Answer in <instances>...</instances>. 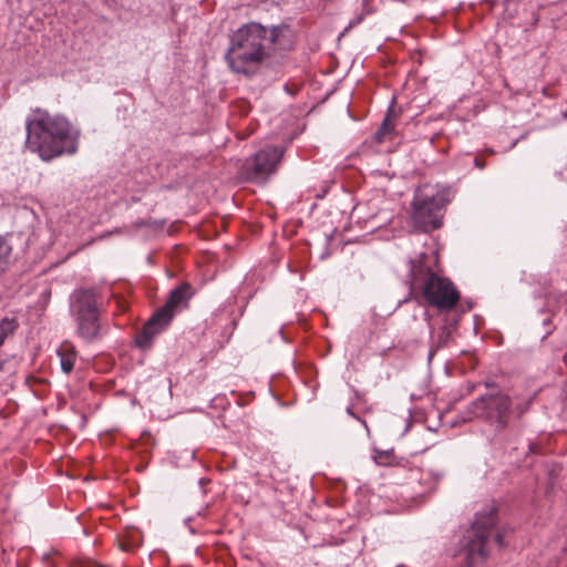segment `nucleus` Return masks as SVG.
Here are the masks:
<instances>
[{
  "instance_id": "obj_1",
  "label": "nucleus",
  "mask_w": 567,
  "mask_h": 567,
  "mask_svg": "<svg viewBox=\"0 0 567 567\" xmlns=\"http://www.w3.org/2000/svg\"><path fill=\"white\" fill-rule=\"evenodd\" d=\"M25 131V147L43 161L78 151L80 131L61 115L35 109L27 116Z\"/></svg>"
},
{
  "instance_id": "obj_2",
  "label": "nucleus",
  "mask_w": 567,
  "mask_h": 567,
  "mask_svg": "<svg viewBox=\"0 0 567 567\" xmlns=\"http://www.w3.org/2000/svg\"><path fill=\"white\" fill-rule=\"evenodd\" d=\"M282 28L250 22L236 30L230 37V45L225 59L236 73L248 74L251 70L272 55L277 49H286L282 43Z\"/></svg>"
},
{
  "instance_id": "obj_3",
  "label": "nucleus",
  "mask_w": 567,
  "mask_h": 567,
  "mask_svg": "<svg viewBox=\"0 0 567 567\" xmlns=\"http://www.w3.org/2000/svg\"><path fill=\"white\" fill-rule=\"evenodd\" d=\"M410 295L415 299L423 298L439 310H451L460 300L454 284L432 268L425 254L410 261Z\"/></svg>"
},
{
  "instance_id": "obj_4",
  "label": "nucleus",
  "mask_w": 567,
  "mask_h": 567,
  "mask_svg": "<svg viewBox=\"0 0 567 567\" xmlns=\"http://www.w3.org/2000/svg\"><path fill=\"white\" fill-rule=\"evenodd\" d=\"M505 530L497 526V509L489 506L477 513L471 529L461 542L460 556L466 564V567H474L483 563L488 556V547L494 543L497 547L504 546Z\"/></svg>"
},
{
  "instance_id": "obj_5",
  "label": "nucleus",
  "mask_w": 567,
  "mask_h": 567,
  "mask_svg": "<svg viewBox=\"0 0 567 567\" xmlns=\"http://www.w3.org/2000/svg\"><path fill=\"white\" fill-rule=\"evenodd\" d=\"M451 188L424 184L414 192L411 219L419 231L430 233L442 226L446 205L451 202Z\"/></svg>"
},
{
  "instance_id": "obj_6",
  "label": "nucleus",
  "mask_w": 567,
  "mask_h": 567,
  "mask_svg": "<svg viewBox=\"0 0 567 567\" xmlns=\"http://www.w3.org/2000/svg\"><path fill=\"white\" fill-rule=\"evenodd\" d=\"M71 311L76 322V333L91 343L102 338L103 326L100 321L97 293L92 288H82L73 293Z\"/></svg>"
},
{
  "instance_id": "obj_7",
  "label": "nucleus",
  "mask_w": 567,
  "mask_h": 567,
  "mask_svg": "<svg viewBox=\"0 0 567 567\" xmlns=\"http://www.w3.org/2000/svg\"><path fill=\"white\" fill-rule=\"evenodd\" d=\"M512 401L505 393L483 395L472 403L471 411L475 417L495 426L496 431L507 427Z\"/></svg>"
},
{
  "instance_id": "obj_8",
  "label": "nucleus",
  "mask_w": 567,
  "mask_h": 567,
  "mask_svg": "<svg viewBox=\"0 0 567 567\" xmlns=\"http://www.w3.org/2000/svg\"><path fill=\"white\" fill-rule=\"evenodd\" d=\"M282 153L276 146H266L247 158L243 166L246 177L255 183H264L277 169Z\"/></svg>"
},
{
  "instance_id": "obj_9",
  "label": "nucleus",
  "mask_w": 567,
  "mask_h": 567,
  "mask_svg": "<svg viewBox=\"0 0 567 567\" xmlns=\"http://www.w3.org/2000/svg\"><path fill=\"white\" fill-rule=\"evenodd\" d=\"M194 293L193 286L184 281L169 292L166 302L157 311L172 322L177 312L188 308L189 300Z\"/></svg>"
},
{
  "instance_id": "obj_10",
  "label": "nucleus",
  "mask_w": 567,
  "mask_h": 567,
  "mask_svg": "<svg viewBox=\"0 0 567 567\" xmlns=\"http://www.w3.org/2000/svg\"><path fill=\"white\" fill-rule=\"evenodd\" d=\"M171 321L164 318L157 310L143 326V329L135 337V344L142 350H147L153 346L154 339L165 331Z\"/></svg>"
},
{
  "instance_id": "obj_11",
  "label": "nucleus",
  "mask_w": 567,
  "mask_h": 567,
  "mask_svg": "<svg viewBox=\"0 0 567 567\" xmlns=\"http://www.w3.org/2000/svg\"><path fill=\"white\" fill-rule=\"evenodd\" d=\"M394 118V111L392 107H390L380 127L374 134V140L377 143L381 144L394 140V137L396 136Z\"/></svg>"
},
{
  "instance_id": "obj_12",
  "label": "nucleus",
  "mask_w": 567,
  "mask_h": 567,
  "mask_svg": "<svg viewBox=\"0 0 567 567\" xmlns=\"http://www.w3.org/2000/svg\"><path fill=\"white\" fill-rule=\"evenodd\" d=\"M452 327L444 324L434 331L431 336V349L429 359L431 360L435 352L444 347H447L452 341Z\"/></svg>"
},
{
  "instance_id": "obj_13",
  "label": "nucleus",
  "mask_w": 567,
  "mask_h": 567,
  "mask_svg": "<svg viewBox=\"0 0 567 567\" xmlns=\"http://www.w3.org/2000/svg\"><path fill=\"white\" fill-rule=\"evenodd\" d=\"M56 353L60 358L61 370L64 373L70 374L74 369V364L78 357V352L74 346L70 342H63L59 347Z\"/></svg>"
},
{
  "instance_id": "obj_14",
  "label": "nucleus",
  "mask_w": 567,
  "mask_h": 567,
  "mask_svg": "<svg viewBox=\"0 0 567 567\" xmlns=\"http://www.w3.org/2000/svg\"><path fill=\"white\" fill-rule=\"evenodd\" d=\"M12 246L7 237L0 235V276L9 268Z\"/></svg>"
},
{
  "instance_id": "obj_15",
  "label": "nucleus",
  "mask_w": 567,
  "mask_h": 567,
  "mask_svg": "<svg viewBox=\"0 0 567 567\" xmlns=\"http://www.w3.org/2000/svg\"><path fill=\"white\" fill-rule=\"evenodd\" d=\"M18 327L19 323L14 318H3L0 321V348L4 343L6 339L14 333Z\"/></svg>"
},
{
  "instance_id": "obj_16",
  "label": "nucleus",
  "mask_w": 567,
  "mask_h": 567,
  "mask_svg": "<svg viewBox=\"0 0 567 567\" xmlns=\"http://www.w3.org/2000/svg\"><path fill=\"white\" fill-rule=\"evenodd\" d=\"M533 400H534V396H529V398L516 403L515 412L517 413L518 417L522 416L523 414H525L530 409Z\"/></svg>"
},
{
  "instance_id": "obj_17",
  "label": "nucleus",
  "mask_w": 567,
  "mask_h": 567,
  "mask_svg": "<svg viewBox=\"0 0 567 567\" xmlns=\"http://www.w3.org/2000/svg\"><path fill=\"white\" fill-rule=\"evenodd\" d=\"M391 457H392V454L390 452H378L375 455H374V461L377 464L379 465H386L390 463L391 461Z\"/></svg>"
},
{
  "instance_id": "obj_18",
  "label": "nucleus",
  "mask_w": 567,
  "mask_h": 567,
  "mask_svg": "<svg viewBox=\"0 0 567 567\" xmlns=\"http://www.w3.org/2000/svg\"><path fill=\"white\" fill-rule=\"evenodd\" d=\"M120 548L123 550V551H130L133 549V545L128 542H121L120 543Z\"/></svg>"
},
{
  "instance_id": "obj_19",
  "label": "nucleus",
  "mask_w": 567,
  "mask_h": 567,
  "mask_svg": "<svg viewBox=\"0 0 567 567\" xmlns=\"http://www.w3.org/2000/svg\"><path fill=\"white\" fill-rule=\"evenodd\" d=\"M474 165H475L477 168L483 169V168H485L486 163H485V161L481 159L480 157H475V159H474Z\"/></svg>"
},
{
  "instance_id": "obj_20",
  "label": "nucleus",
  "mask_w": 567,
  "mask_h": 567,
  "mask_svg": "<svg viewBox=\"0 0 567 567\" xmlns=\"http://www.w3.org/2000/svg\"><path fill=\"white\" fill-rule=\"evenodd\" d=\"M362 21V17H359L357 20L350 22L349 27L352 28L357 24H359Z\"/></svg>"
},
{
  "instance_id": "obj_21",
  "label": "nucleus",
  "mask_w": 567,
  "mask_h": 567,
  "mask_svg": "<svg viewBox=\"0 0 567 567\" xmlns=\"http://www.w3.org/2000/svg\"><path fill=\"white\" fill-rule=\"evenodd\" d=\"M511 0H494V3L497 4V3H502V4H506L507 2H509Z\"/></svg>"
}]
</instances>
